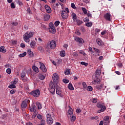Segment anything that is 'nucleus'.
<instances>
[{
  "label": "nucleus",
  "instance_id": "0e129e2a",
  "mask_svg": "<svg viewBox=\"0 0 125 125\" xmlns=\"http://www.w3.org/2000/svg\"><path fill=\"white\" fill-rule=\"evenodd\" d=\"M38 49L39 51H42V47L41 46H39Z\"/></svg>",
  "mask_w": 125,
  "mask_h": 125
},
{
  "label": "nucleus",
  "instance_id": "09e8293b",
  "mask_svg": "<svg viewBox=\"0 0 125 125\" xmlns=\"http://www.w3.org/2000/svg\"><path fill=\"white\" fill-rule=\"evenodd\" d=\"M109 119H110V118L109 117V116H105V117L104 118V121H109Z\"/></svg>",
  "mask_w": 125,
  "mask_h": 125
},
{
  "label": "nucleus",
  "instance_id": "6ab92c4d",
  "mask_svg": "<svg viewBox=\"0 0 125 125\" xmlns=\"http://www.w3.org/2000/svg\"><path fill=\"white\" fill-rule=\"evenodd\" d=\"M71 17L73 20V21H76L77 20V15L75 13H73L71 14Z\"/></svg>",
  "mask_w": 125,
  "mask_h": 125
},
{
  "label": "nucleus",
  "instance_id": "a19ab883",
  "mask_svg": "<svg viewBox=\"0 0 125 125\" xmlns=\"http://www.w3.org/2000/svg\"><path fill=\"white\" fill-rule=\"evenodd\" d=\"M6 73L7 74H8V75H10L11 74V69L10 68L7 69Z\"/></svg>",
  "mask_w": 125,
  "mask_h": 125
},
{
  "label": "nucleus",
  "instance_id": "9b49d317",
  "mask_svg": "<svg viewBox=\"0 0 125 125\" xmlns=\"http://www.w3.org/2000/svg\"><path fill=\"white\" fill-rule=\"evenodd\" d=\"M56 94L57 95H59L60 97H63V94L62 93V91L60 89V88H57L56 89Z\"/></svg>",
  "mask_w": 125,
  "mask_h": 125
},
{
  "label": "nucleus",
  "instance_id": "a211bd4d",
  "mask_svg": "<svg viewBox=\"0 0 125 125\" xmlns=\"http://www.w3.org/2000/svg\"><path fill=\"white\" fill-rule=\"evenodd\" d=\"M5 48L3 46H1L0 47V52L4 53L6 52V49H5Z\"/></svg>",
  "mask_w": 125,
  "mask_h": 125
},
{
  "label": "nucleus",
  "instance_id": "f704fd0d",
  "mask_svg": "<svg viewBox=\"0 0 125 125\" xmlns=\"http://www.w3.org/2000/svg\"><path fill=\"white\" fill-rule=\"evenodd\" d=\"M18 82V78H15L14 81L11 82L13 84H16Z\"/></svg>",
  "mask_w": 125,
  "mask_h": 125
},
{
  "label": "nucleus",
  "instance_id": "20e7f679",
  "mask_svg": "<svg viewBox=\"0 0 125 125\" xmlns=\"http://www.w3.org/2000/svg\"><path fill=\"white\" fill-rule=\"evenodd\" d=\"M47 123L48 125H52L53 123V119L51 117V115L50 114H47Z\"/></svg>",
  "mask_w": 125,
  "mask_h": 125
},
{
  "label": "nucleus",
  "instance_id": "e2e57ef3",
  "mask_svg": "<svg viewBox=\"0 0 125 125\" xmlns=\"http://www.w3.org/2000/svg\"><path fill=\"white\" fill-rule=\"evenodd\" d=\"M104 125H109V121H104Z\"/></svg>",
  "mask_w": 125,
  "mask_h": 125
},
{
  "label": "nucleus",
  "instance_id": "a18cd8bd",
  "mask_svg": "<svg viewBox=\"0 0 125 125\" xmlns=\"http://www.w3.org/2000/svg\"><path fill=\"white\" fill-rule=\"evenodd\" d=\"M65 75H69L70 74V69H67L64 72Z\"/></svg>",
  "mask_w": 125,
  "mask_h": 125
},
{
  "label": "nucleus",
  "instance_id": "58836bf2",
  "mask_svg": "<svg viewBox=\"0 0 125 125\" xmlns=\"http://www.w3.org/2000/svg\"><path fill=\"white\" fill-rule=\"evenodd\" d=\"M26 76V73L24 71H22L21 74V78H24Z\"/></svg>",
  "mask_w": 125,
  "mask_h": 125
},
{
  "label": "nucleus",
  "instance_id": "052dcab7",
  "mask_svg": "<svg viewBox=\"0 0 125 125\" xmlns=\"http://www.w3.org/2000/svg\"><path fill=\"white\" fill-rule=\"evenodd\" d=\"M83 21L86 23V22H89V19H87V18H85L83 19Z\"/></svg>",
  "mask_w": 125,
  "mask_h": 125
},
{
  "label": "nucleus",
  "instance_id": "2f4dec72",
  "mask_svg": "<svg viewBox=\"0 0 125 125\" xmlns=\"http://www.w3.org/2000/svg\"><path fill=\"white\" fill-rule=\"evenodd\" d=\"M40 80H44L45 79V76L42 74H40L39 76Z\"/></svg>",
  "mask_w": 125,
  "mask_h": 125
},
{
  "label": "nucleus",
  "instance_id": "6e6d98bb",
  "mask_svg": "<svg viewBox=\"0 0 125 125\" xmlns=\"http://www.w3.org/2000/svg\"><path fill=\"white\" fill-rule=\"evenodd\" d=\"M41 28L43 29V30H46V26L44 24H41Z\"/></svg>",
  "mask_w": 125,
  "mask_h": 125
},
{
  "label": "nucleus",
  "instance_id": "79ce46f5",
  "mask_svg": "<svg viewBox=\"0 0 125 125\" xmlns=\"http://www.w3.org/2000/svg\"><path fill=\"white\" fill-rule=\"evenodd\" d=\"M54 24H55V26H56V27H57L60 24V21H56L55 22Z\"/></svg>",
  "mask_w": 125,
  "mask_h": 125
},
{
  "label": "nucleus",
  "instance_id": "7ed1b4c3",
  "mask_svg": "<svg viewBox=\"0 0 125 125\" xmlns=\"http://www.w3.org/2000/svg\"><path fill=\"white\" fill-rule=\"evenodd\" d=\"M49 88L50 93L52 94H54V93H55V84H54L53 82H50Z\"/></svg>",
  "mask_w": 125,
  "mask_h": 125
},
{
  "label": "nucleus",
  "instance_id": "de8ad7c7",
  "mask_svg": "<svg viewBox=\"0 0 125 125\" xmlns=\"http://www.w3.org/2000/svg\"><path fill=\"white\" fill-rule=\"evenodd\" d=\"M16 92V90L15 89H12L10 91V93L11 94H14Z\"/></svg>",
  "mask_w": 125,
  "mask_h": 125
},
{
  "label": "nucleus",
  "instance_id": "69168bd1",
  "mask_svg": "<svg viewBox=\"0 0 125 125\" xmlns=\"http://www.w3.org/2000/svg\"><path fill=\"white\" fill-rule=\"evenodd\" d=\"M79 53H80V54H83V55L84 56H85V53H84V51H80Z\"/></svg>",
  "mask_w": 125,
  "mask_h": 125
},
{
  "label": "nucleus",
  "instance_id": "f257e3e1",
  "mask_svg": "<svg viewBox=\"0 0 125 125\" xmlns=\"http://www.w3.org/2000/svg\"><path fill=\"white\" fill-rule=\"evenodd\" d=\"M34 33L33 32L27 31L23 36V40L25 42H30V39L33 38Z\"/></svg>",
  "mask_w": 125,
  "mask_h": 125
},
{
  "label": "nucleus",
  "instance_id": "0eeeda50",
  "mask_svg": "<svg viewBox=\"0 0 125 125\" xmlns=\"http://www.w3.org/2000/svg\"><path fill=\"white\" fill-rule=\"evenodd\" d=\"M30 103V100L29 99H26L23 101L21 103V107L22 108H26L27 107V104Z\"/></svg>",
  "mask_w": 125,
  "mask_h": 125
},
{
  "label": "nucleus",
  "instance_id": "423d86ee",
  "mask_svg": "<svg viewBox=\"0 0 125 125\" xmlns=\"http://www.w3.org/2000/svg\"><path fill=\"white\" fill-rule=\"evenodd\" d=\"M31 94H32L33 96H34V97H39L40 94V90L37 89L35 91H32L31 92Z\"/></svg>",
  "mask_w": 125,
  "mask_h": 125
},
{
  "label": "nucleus",
  "instance_id": "412c9836",
  "mask_svg": "<svg viewBox=\"0 0 125 125\" xmlns=\"http://www.w3.org/2000/svg\"><path fill=\"white\" fill-rule=\"evenodd\" d=\"M60 55L62 57H64L65 56V55H66V52L64 50L62 51L60 53Z\"/></svg>",
  "mask_w": 125,
  "mask_h": 125
},
{
  "label": "nucleus",
  "instance_id": "37998d69",
  "mask_svg": "<svg viewBox=\"0 0 125 125\" xmlns=\"http://www.w3.org/2000/svg\"><path fill=\"white\" fill-rule=\"evenodd\" d=\"M81 64L82 65H84V66H85V67H87V66L88 65V63H86V62H81Z\"/></svg>",
  "mask_w": 125,
  "mask_h": 125
},
{
  "label": "nucleus",
  "instance_id": "8fccbe9b",
  "mask_svg": "<svg viewBox=\"0 0 125 125\" xmlns=\"http://www.w3.org/2000/svg\"><path fill=\"white\" fill-rule=\"evenodd\" d=\"M71 7L72 8H73V9H77V7H76V5L74 3H71Z\"/></svg>",
  "mask_w": 125,
  "mask_h": 125
},
{
  "label": "nucleus",
  "instance_id": "ddd939ff",
  "mask_svg": "<svg viewBox=\"0 0 125 125\" xmlns=\"http://www.w3.org/2000/svg\"><path fill=\"white\" fill-rule=\"evenodd\" d=\"M101 109L98 110L97 113H98L99 114L100 113H102V112H104V111H105V110H106V109H107V107L105 106V105H103L101 107Z\"/></svg>",
  "mask_w": 125,
  "mask_h": 125
},
{
  "label": "nucleus",
  "instance_id": "cd10ccee",
  "mask_svg": "<svg viewBox=\"0 0 125 125\" xmlns=\"http://www.w3.org/2000/svg\"><path fill=\"white\" fill-rule=\"evenodd\" d=\"M76 22H77V24L78 26H81V24H83V21H81L80 20H76Z\"/></svg>",
  "mask_w": 125,
  "mask_h": 125
},
{
  "label": "nucleus",
  "instance_id": "a878e982",
  "mask_svg": "<svg viewBox=\"0 0 125 125\" xmlns=\"http://www.w3.org/2000/svg\"><path fill=\"white\" fill-rule=\"evenodd\" d=\"M36 105L38 107V108L39 109V110H41V109H42V104L39 103V102H37L36 103Z\"/></svg>",
  "mask_w": 125,
  "mask_h": 125
},
{
  "label": "nucleus",
  "instance_id": "4c0bfd02",
  "mask_svg": "<svg viewBox=\"0 0 125 125\" xmlns=\"http://www.w3.org/2000/svg\"><path fill=\"white\" fill-rule=\"evenodd\" d=\"M104 105L101 104V103H98L97 104V107L98 108H101Z\"/></svg>",
  "mask_w": 125,
  "mask_h": 125
},
{
  "label": "nucleus",
  "instance_id": "1a4fd4ad",
  "mask_svg": "<svg viewBox=\"0 0 125 125\" xmlns=\"http://www.w3.org/2000/svg\"><path fill=\"white\" fill-rule=\"evenodd\" d=\"M75 41L77 42H79V43H83L84 42V41L82 38L76 37Z\"/></svg>",
  "mask_w": 125,
  "mask_h": 125
},
{
  "label": "nucleus",
  "instance_id": "680f3d73",
  "mask_svg": "<svg viewBox=\"0 0 125 125\" xmlns=\"http://www.w3.org/2000/svg\"><path fill=\"white\" fill-rule=\"evenodd\" d=\"M11 8H15V4H14V3L12 2L11 3Z\"/></svg>",
  "mask_w": 125,
  "mask_h": 125
},
{
  "label": "nucleus",
  "instance_id": "e433bc0d",
  "mask_svg": "<svg viewBox=\"0 0 125 125\" xmlns=\"http://www.w3.org/2000/svg\"><path fill=\"white\" fill-rule=\"evenodd\" d=\"M71 122H75V121H76V116L74 115H72L71 118Z\"/></svg>",
  "mask_w": 125,
  "mask_h": 125
},
{
  "label": "nucleus",
  "instance_id": "13d9d810",
  "mask_svg": "<svg viewBox=\"0 0 125 125\" xmlns=\"http://www.w3.org/2000/svg\"><path fill=\"white\" fill-rule=\"evenodd\" d=\"M13 26H17L18 25V22L17 21H14L12 23Z\"/></svg>",
  "mask_w": 125,
  "mask_h": 125
},
{
  "label": "nucleus",
  "instance_id": "5701e85b",
  "mask_svg": "<svg viewBox=\"0 0 125 125\" xmlns=\"http://www.w3.org/2000/svg\"><path fill=\"white\" fill-rule=\"evenodd\" d=\"M68 114L69 115L70 117L73 115L74 113V111H73L72 108H69L68 111Z\"/></svg>",
  "mask_w": 125,
  "mask_h": 125
},
{
  "label": "nucleus",
  "instance_id": "4d7b16f0",
  "mask_svg": "<svg viewBox=\"0 0 125 125\" xmlns=\"http://www.w3.org/2000/svg\"><path fill=\"white\" fill-rule=\"evenodd\" d=\"M31 107V108L33 109V110L34 112H36V105L32 104V105Z\"/></svg>",
  "mask_w": 125,
  "mask_h": 125
},
{
  "label": "nucleus",
  "instance_id": "b1692460",
  "mask_svg": "<svg viewBox=\"0 0 125 125\" xmlns=\"http://www.w3.org/2000/svg\"><path fill=\"white\" fill-rule=\"evenodd\" d=\"M96 42L98 45H102V41L100 39H97Z\"/></svg>",
  "mask_w": 125,
  "mask_h": 125
},
{
  "label": "nucleus",
  "instance_id": "3c124183",
  "mask_svg": "<svg viewBox=\"0 0 125 125\" xmlns=\"http://www.w3.org/2000/svg\"><path fill=\"white\" fill-rule=\"evenodd\" d=\"M22 82L24 83H27V82H29V80L27 78H23L22 79Z\"/></svg>",
  "mask_w": 125,
  "mask_h": 125
},
{
  "label": "nucleus",
  "instance_id": "c9c22d12",
  "mask_svg": "<svg viewBox=\"0 0 125 125\" xmlns=\"http://www.w3.org/2000/svg\"><path fill=\"white\" fill-rule=\"evenodd\" d=\"M87 90L88 91H92L93 90V88L91 86H88L87 87Z\"/></svg>",
  "mask_w": 125,
  "mask_h": 125
},
{
  "label": "nucleus",
  "instance_id": "393cba45",
  "mask_svg": "<svg viewBox=\"0 0 125 125\" xmlns=\"http://www.w3.org/2000/svg\"><path fill=\"white\" fill-rule=\"evenodd\" d=\"M50 18V16L49 15H45L44 16V20L45 21H47V20H49Z\"/></svg>",
  "mask_w": 125,
  "mask_h": 125
},
{
  "label": "nucleus",
  "instance_id": "aec40b11",
  "mask_svg": "<svg viewBox=\"0 0 125 125\" xmlns=\"http://www.w3.org/2000/svg\"><path fill=\"white\" fill-rule=\"evenodd\" d=\"M103 85H104V84H101L100 85H97L96 86V88L97 89H98V90H99L100 89H102V88H103Z\"/></svg>",
  "mask_w": 125,
  "mask_h": 125
},
{
  "label": "nucleus",
  "instance_id": "72a5a7b5",
  "mask_svg": "<svg viewBox=\"0 0 125 125\" xmlns=\"http://www.w3.org/2000/svg\"><path fill=\"white\" fill-rule=\"evenodd\" d=\"M9 88H16V86L14 84H11L8 86Z\"/></svg>",
  "mask_w": 125,
  "mask_h": 125
},
{
  "label": "nucleus",
  "instance_id": "39448f33",
  "mask_svg": "<svg viewBox=\"0 0 125 125\" xmlns=\"http://www.w3.org/2000/svg\"><path fill=\"white\" fill-rule=\"evenodd\" d=\"M38 63L40 65L41 70H42V71L43 73H46L47 69H46V67H45V65L43 64V63H42V62H40Z\"/></svg>",
  "mask_w": 125,
  "mask_h": 125
},
{
  "label": "nucleus",
  "instance_id": "4be33fe9",
  "mask_svg": "<svg viewBox=\"0 0 125 125\" xmlns=\"http://www.w3.org/2000/svg\"><path fill=\"white\" fill-rule=\"evenodd\" d=\"M68 88H69L70 90H74V89H75L73 86V85L71 83L68 84Z\"/></svg>",
  "mask_w": 125,
  "mask_h": 125
},
{
  "label": "nucleus",
  "instance_id": "603ef678",
  "mask_svg": "<svg viewBox=\"0 0 125 125\" xmlns=\"http://www.w3.org/2000/svg\"><path fill=\"white\" fill-rule=\"evenodd\" d=\"M62 82L64 83H69V80L64 79L62 80Z\"/></svg>",
  "mask_w": 125,
  "mask_h": 125
},
{
  "label": "nucleus",
  "instance_id": "6e6552de",
  "mask_svg": "<svg viewBox=\"0 0 125 125\" xmlns=\"http://www.w3.org/2000/svg\"><path fill=\"white\" fill-rule=\"evenodd\" d=\"M68 16L69 15H68V13H67L66 11L62 10V17L63 19H67Z\"/></svg>",
  "mask_w": 125,
  "mask_h": 125
},
{
  "label": "nucleus",
  "instance_id": "bb28decb",
  "mask_svg": "<svg viewBox=\"0 0 125 125\" xmlns=\"http://www.w3.org/2000/svg\"><path fill=\"white\" fill-rule=\"evenodd\" d=\"M32 69L34 72H36V73H39V68L36 67V66H34L32 67Z\"/></svg>",
  "mask_w": 125,
  "mask_h": 125
},
{
  "label": "nucleus",
  "instance_id": "9d476101",
  "mask_svg": "<svg viewBox=\"0 0 125 125\" xmlns=\"http://www.w3.org/2000/svg\"><path fill=\"white\" fill-rule=\"evenodd\" d=\"M104 17L107 21H111V14H110V13H107L104 15Z\"/></svg>",
  "mask_w": 125,
  "mask_h": 125
},
{
  "label": "nucleus",
  "instance_id": "5fc2aeb1",
  "mask_svg": "<svg viewBox=\"0 0 125 125\" xmlns=\"http://www.w3.org/2000/svg\"><path fill=\"white\" fill-rule=\"evenodd\" d=\"M91 102H92V103H97V99L94 98L92 100Z\"/></svg>",
  "mask_w": 125,
  "mask_h": 125
},
{
  "label": "nucleus",
  "instance_id": "c756f323",
  "mask_svg": "<svg viewBox=\"0 0 125 125\" xmlns=\"http://www.w3.org/2000/svg\"><path fill=\"white\" fill-rule=\"evenodd\" d=\"M27 55V52H24L22 54L19 55V57H24Z\"/></svg>",
  "mask_w": 125,
  "mask_h": 125
},
{
  "label": "nucleus",
  "instance_id": "49530a36",
  "mask_svg": "<svg viewBox=\"0 0 125 125\" xmlns=\"http://www.w3.org/2000/svg\"><path fill=\"white\" fill-rule=\"evenodd\" d=\"M49 28H54V27H55V26H54V24L53 23H52V22H50V23L49 24Z\"/></svg>",
  "mask_w": 125,
  "mask_h": 125
},
{
  "label": "nucleus",
  "instance_id": "4468645a",
  "mask_svg": "<svg viewBox=\"0 0 125 125\" xmlns=\"http://www.w3.org/2000/svg\"><path fill=\"white\" fill-rule=\"evenodd\" d=\"M59 78V76H58V74L57 73H55L53 75V82H56Z\"/></svg>",
  "mask_w": 125,
  "mask_h": 125
},
{
  "label": "nucleus",
  "instance_id": "338daca9",
  "mask_svg": "<svg viewBox=\"0 0 125 125\" xmlns=\"http://www.w3.org/2000/svg\"><path fill=\"white\" fill-rule=\"evenodd\" d=\"M78 53L77 52H74L73 53V56H75V57H78Z\"/></svg>",
  "mask_w": 125,
  "mask_h": 125
},
{
  "label": "nucleus",
  "instance_id": "473e14b6",
  "mask_svg": "<svg viewBox=\"0 0 125 125\" xmlns=\"http://www.w3.org/2000/svg\"><path fill=\"white\" fill-rule=\"evenodd\" d=\"M85 25L87 27H91V26H92V22L91 21L87 22L86 23H85Z\"/></svg>",
  "mask_w": 125,
  "mask_h": 125
},
{
  "label": "nucleus",
  "instance_id": "c03bdc74",
  "mask_svg": "<svg viewBox=\"0 0 125 125\" xmlns=\"http://www.w3.org/2000/svg\"><path fill=\"white\" fill-rule=\"evenodd\" d=\"M39 125H45V121L42 120L41 121V124H39Z\"/></svg>",
  "mask_w": 125,
  "mask_h": 125
},
{
  "label": "nucleus",
  "instance_id": "f3484780",
  "mask_svg": "<svg viewBox=\"0 0 125 125\" xmlns=\"http://www.w3.org/2000/svg\"><path fill=\"white\" fill-rule=\"evenodd\" d=\"M49 30L50 33H52V34H55L56 32V30L55 29V27H51L48 28Z\"/></svg>",
  "mask_w": 125,
  "mask_h": 125
},
{
  "label": "nucleus",
  "instance_id": "bf43d9fd",
  "mask_svg": "<svg viewBox=\"0 0 125 125\" xmlns=\"http://www.w3.org/2000/svg\"><path fill=\"white\" fill-rule=\"evenodd\" d=\"M37 118L38 119H39V120H42V115L41 114H38Z\"/></svg>",
  "mask_w": 125,
  "mask_h": 125
},
{
  "label": "nucleus",
  "instance_id": "2eb2a0df",
  "mask_svg": "<svg viewBox=\"0 0 125 125\" xmlns=\"http://www.w3.org/2000/svg\"><path fill=\"white\" fill-rule=\"evenodd\" d=\"M96 78H98L101 75V70L99 69H97L95 73Z\"/></svg>",
  "mask_w": 125,
  "mask_h": 125
},
{
  "label": "nucleus",
  "instance_id": "774afa93",
  "mask_svg": "<svg viewBox=\"0 0 125 125\" xmlns=\"http://www.w3.org/2000/svg\"><path fill=\"white\" fill-rule=\"evenodd\" d=\"M82 112V110H81L80 108H78L76 109V113H78V114L79 113H81Z\"/></svg>",
  "mask_w": 125,
  "mask_h": 125
},
{
  "label": "nucleus",
  "instance_id": "dca6fc26",
  "mask_svg": "<svg viewBox=\"0 0 125 125\" xmlns=\"http://www.w3.org/2000/svg\"><path fill=\"white\" fill-rule=\"evenodd\" d=\"M45 8L47 13H51V8L49 6H48V5H45Z\"/></svg>",
  "mask_w": 125,
  "mask_h": 125
},
{
  "label": "nucleus",
  "instance_id": "f03ea898",
  "mask_svg": "<svg viewBox=\"0 0 125 125\" xmlns=\"http://www.w3.org/2000/svg\"><path fill=\"white\" fill-rule=\"evenodd\" d=\"M49 47L51 49H55L56 47V42L55 41L52 40L47 43L46 48H49Z\"/></svg>",
  "mask_w": 125,
  "mask_h": 125
},
{
  "label": "nucleus",
  "instance_id": "ea45409f",
  "mask_svg": "<svg viewBox=\"0 0 125 125\" xmlns=\"http://www.w3.org/2000/svg\"><path fill=\"white\" fill-rule=\"evenodd\" d=\"M82 11H83L84 14H87V10L85 8H82Z\"/></svg>",
  "mask_w": 125,
  "mask_h": 125
},
{
  "label": "nucleus",
  "instance_id": "864d4df0",
  "mask_svg": "<svg viewBox=\"0 0 125 125\" xmlns=\"http://www.w3.org/2000/svg\"><path fill=\"white\" fill-rule=\"evenodd\" d=\"M82 85L83 88H86V87H87V85H86V83H85V82H83Z\"/></svg>",
  "mask_w": 125,
  "mask_h": 125
},
{
  "label": "nucleus",
  "instance_id": "c85d7f7f",
  "mask_svg": "<svg viewBox=\"0 0 125 125\" xmlns=\"http://www.w3.org/2000/svg\"><path fill=\"white\" fill-rule=\"evenodd\" d=\"M33 53L32 52L30 49H29L27 50V54H28V55H30V56H33V55H34Z\"/></svg>",
  "mask_w": 125,
  "mask_h": 125
},
{
  "label": "nucleus",
  "instance_id": "f8f14e48",
  "mask_svg": "<svg viewBox=\"0 0 125 125\" xmlns=\"http://www.w3.org/2000/svg\"><path fill=\"white\" fill-rule=\"evenodd\" d=\"M100 83H101V81L100 80V79L98 78V77H96V79L93 81V83L94 84H99Z\"/></svg>",
  "mask_w": 125,
  "mask_h": 125
},
{
  "label": "nucleus",
  "instance_id": "7c9ffc66",
  "mask_svg": "<svg viewBox=\"0 0 125 125\" xmlns=\"http://www.w3.org/2000/svg\"><path fill=\"white\" fill-rule=\"evenodd\" d=\"M35 44H36V42L35 41H32L30 43V45L32 48H34L35 47Z\"/></svg>",
  "mask_w": 125,
  "mask_h": 125
}]
</instances>
